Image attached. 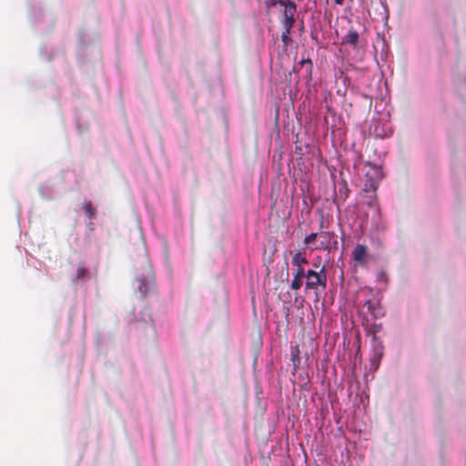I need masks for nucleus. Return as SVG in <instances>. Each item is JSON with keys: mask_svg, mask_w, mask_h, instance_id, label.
I'll use <instances>...</instances> for the list:
<instances>
[{"mask_svg": "<svg viewBox=\"0 0 466 466\" xmlns=\"http://www.w3.org/2000/svg\"><path fill=\"white\" fill-rule=\"evenodd\" d=\"M306 289L316 290L318 287H321L325 289L327 287V272L325 268H321L319 271L309 269L306 275Z\"/></svg>", "mask_w": 466, "mask_h": 466, "instance_id": "f257e3e1", "label": "nucleus"}, {"mask_svg": "<svg viewBox=\"0 0 466 466\" xmlns=\"http://www.w3.org/2000/svg\"><path fill=\"white\" fill-rule=\"evenodd\" d=\"M295 15L282 16L281 24L284 27V31L281 34V40L284 46H288L291 41L289 35L295 23Z\"/></svg>", "mask_w": 466, "mask_h": 466, "instance_id": "f03ea898", "label": "nucleus"}, {"mask_svg": "<svg viewBox=\"0 0 466 466\" xmlns=\"http://www.w3.org/2000/svg\"><path fill=\"white\" fill-rule=\"evenodd\" d=\"M352 258L357 264L363 266L367 262L368 258L367 247L362 244L356 245L352 250Z\"/></svg>", "mask_w": 466, "mask_h": 466, "instance_id": "7ed1b4c3", "label": "nucleus"}, {"mask_svg": "<svg viewBox=\"0 0 466 466\" xmlns=\"http://www.w3.org/2000/svg\"><path fill=\"white\" fill-rule=\"evenodd\" d=\"M271 5L283 6L282 16L295 15L297 6L291 0H269Z\"/></svg>", "mask_w": 466, "mask_h": 466, "instance_id": "20e7f679", "label": "nucleus"}, {"mask_svg": "<svg viewBox=\"0 0 466 466\" xmlns=\"http://www.w3.org/2000/svg\"><path fill=\"white\" fill-rule=\"evenodd\" d=\"M364 306L367 307L368 311L374 318H380L384 315L383 309L381 308L379 300H377L376 299L366 300Z\"/></svg>", "mask_w": 466, "mask_h": 466, "instance_id": "39448f33", "label": "nucleus"}, {"mask_svg": "<svg viewBox=\"0 0 466 466\" xmlns=\"http://www.w3.org/2000/svg\"><path fill=\"white\" fill-rule=\"evenodd\" d=\"M307 272H305L303 267L297 268L294 275V279L291 281L290 288L294 290H299L302 287V279L306 278Z\"/></svg>", "mask_w": 466, "mask_h": 466, "instance_id": "423d86ee", "label": "nucleus"}, {"mask_svg": "<svg viewBox=\"0 0 466 466\" xmlns=\"http://www.w3.org/2000/svg\"><path fill=\"white\" fill-rule=\"evenodd\" d=\"M155 289V282L154 281H146L144 279L138 280V286L137 289L141 294L142 298H145L147 294L151 290Z\"/></svg>", "mask_w": 466, "mask_h": 466, "instance_id": "0eeeda50", "label": "nucleus"}, {"mask_svg": "<svg viewBox=\"0 0 466 466\" xmlns=\"http://www.w3.org/2000/svg\"><path fill=\"white\" fill-rule=\"evenodd\" d=\"M359 33L356 30H350L346 35L342 38V44H350L353 46H356L359 41Z\"/></svg>", "mask_w": 466, "mask_h": 466, "instance_id": "6e6552de", "label": "nucleus"}, {"mask_svg": "<svg viewBox=\"0 0 466 466\" xmlns=\"http://www.w3.org/2000/svg\"><path fill=\"white\" fill-rule=\"evenodd\" d=\"M290 360L292 361L294 370H297L300 362L299 349L298 345L291 348Z\"/></svg>", "mask_w": 466, "mask_h": 466, "instance_id": "1a4fd4ad", "label": "nucleus"}, {"mask_svg": "<svg viewBox=\"0 0 466 466\" xmlns=\"http://www.w3.org/2000/svg\"><path fill=\"white\" fill-rule=\"evenodd\" d=\"M292 264L297 266V268L302 267V265L308 264V259L301 256L300 252H297L292 258Z\"/></svg>", "mask_w": 466, "mask_h": 466, "instance_id": "9d476101", "label": "nucleus"}, {"mask_svg": "<svg viewBox=\"0 0 466 466\" xmlns=\"http://www.w3.org/2000/svg\"><path fill=\"white\" fill-rule=\"evenodd\" d=\"M299 66L301 68L305 67L306 74L308 76H310L312 73V62L309 58L308 59H302L299 62Z\"/></svg>", "mask_w": 466, "mask_h": 466, "instance_id": "9b49d317", "label": "nucleus"}, {"mask_svg": "<svg viewBox=\"0 0 466 466\" xmlns=\"http://www.w3.org/2000/svg\"><path fill=\"white\" fill-rule=\"evenodd\" d=\"M96 213V208L93 207L92 203L91 202L86 203V216L88 218H95Z\"/></svg>", "mask_w": 466, "mask_h": 466, "instance_id": "f8f14e48", "label": "nucleus"}, {"mask_svg": "<svg viewBox=\"0 0 466 466\" xmlns=\"http://www.w3.org/2000/svg\"><path fill=\"white\" fill-rule=\"evenodd\" d=\"M319 238H322V241L320 243L319 248H327L329 247V234L327 232H321L320 234H319Z\"/></svg>", "mask_w": 466, "mask_h": 466, "instance_id": "ddd939ff", "label": "nucleus"}, {"mask_svg": "<svg viewBox=\"0 0 466 466\" xmlns=\"http://www.w3.org/2000/svg\"><path fill=\"white\" fill-rule=\"evenodd\" d=\"M377 187H378L377 183H375L372 180H370L369 182H367L365 184L364 190L367 191V192H375Z\"/></svg>", "mask_w": 466, "mask_h": 466, "instance_id": "4468645a", "label": "nucleus"}, {"mask_svg": "<svg viewBox=\"0 0 466 466\" xmlns=\"http://www.w3.org/2000/svg\"><path fill=\"white\" fill-rule=\"evenodd\" d=\"M368 205H369V207H370V208H372V209L374 210V212H375L376 214H378V215L380 214V207H379V205H378V202H377L376 198H372L369 201Z\"/></svg>", "mask_w": 466, "mask_h": 466, "instance_id": "2eb2a0df", "label": "nucleus"}, {"mask_svg": "<svg viewBox=\"0 0 466 466\" xmlns=\"http://www.w3.org/2000/svg\"><path fill=\"white\" fill-rule=\"evenodd\" d=\"M319 236L318 233H311L309 234V236H307L304 239V243L305 244H310L312 243L316 238L317 237Z\"/></svg>", "mask_w": 466, "mask_h": 466, "instance_id": "dca6fc26", "label": "nucleus"}, {"mask_svg": "<svg viewBox=\"0 0 466 466\" xmlns=\"http://www.w3.org/2000/svg\"><path fill=\"white\" fill-rule=\"evenodd\" d=\"M86 269L85 268H79L77 269V275H76V279H82L86 277Z\"/></svg>", "mask_w": 466, "mask_h": 466, "instance_id": "f3484780", "label": "nucleus"}, {"mask_svg": "<svg viewBox=\"0 0 466 466\" xmlns=\"http://www.w3.org/2000/svg\"><path fill=\"white\" fill-rule=\"evenodd\" d=\"M337 5H342L344 0H334Z\"/></svg>", "mask_w": 466, "mask_h": 466, "instance_id": "a211bd4d", "label": "nucleus"}]
</instances>
